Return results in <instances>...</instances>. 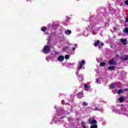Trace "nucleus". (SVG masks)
<instances>
[{
	"instance_id": "7c9ffc66",
	"label": "nucleus",
	"mask_w": 128,
	"mask_h": 128,
	"mask_svg": "<svg viewBox=\"0 0 128 128\" xmlns=\"http://www.w3.org/2000/svg\"><path fill=\"white\" fill-rule=\"evenodd\" d=\"M83 106H88V103L84 102Z\"/></svg>"
},
{
	"instance_id": "2eb2a0df",
	"label": "nucleus",
	"mask_w": 128,
	"mask_h": 128,
	"mask_svg": "<svg viewBox=\"0 0 128 128\" xmlns=\"http://www.w3.org/2000/svg\"><path fill=\"white\" fill-rule=\"evenodd\" d=\"M70 18L66 16V22L64 23L65 26H68V22H70Z\"/></svg>"
},
{
	"instance_id": "864d4df0",
	"label": "nucleus",
	"mask_w": 128,
	"mask_h": 128,
	"mask_svg": "<svg viewBox=\"0 0 128 128\" xmlns=\"http://www.w3.org/2000/svg\"><path fill=\"white\" fill-rule=\"evenodd\" d=\"M76 92H78V90H76Z\"/></svg>"
},
{
	"instance_id": "5fc2aeb1",
	"label": "nucleus",
	"mask_w": 128,
	"mask_h": 128,
	"mask_svg": "<svg viewBox=\"0 0 128 128\" xmlns=\"http://www.w3.org/2000/svg\"><path fill=\"white\" fill-rule=\"evenodd\" d=\"M112 10H114V8H112Z\"/></svg>"
},
{
	"instance_id": "0eeeda50",
	"label": "nucleus",
	"mask_w": 128,
	"mask_h": 128,
	"mask_svg": "<svg viewBox=\"0 0 128 128\" xmlns=\"http://www.w3.org/2000/svg\"><path fill=\"white\" fill-rule=\"evenodd\" d=\"M50 52V46L48 45H46L44 46L42 49V52L46 54H48Z\"/></svg>"
},
{
	"instance_id": "4be33fe9",
	"label": "nucleus",
	"mask_w": 128,
	"mask_h": 128,
	"mask_svg": "<svg viewBox=\"0 0 128 128\" xmlns=\"http://www.w3.org/2000/svg\"><path fill=\"white\" fill-rule=\"evenodd\" d=\"M100 40H98L97 42H95L94 44V46H100Z\"/></svg>"
},
{
	"instance_id": "7ed1b4c3",
	"label": "nucleus",
	"mask_w": 128,
	"mask_h": 128,
	"mask_svg": "<svg viewBox=\"0 0 128 128\" xmlns=\"http://www.w3.org/2000/svg\"><path fill=\"white\" fill-rule=\"evenodd\" d=\"M110 108L112 110V112L115 114H124L128 116V110L126 108L123 104H117V106L114 107V106H110Z\"/></svg>"
},
{
	"instance_id": "6e6552de",
	"label": "nucleus",
	"mask_w": 128,
	"mask_h": 128,
	"mask_svg": "<svg viewBox=\"0 0 128 128\" xmlns=\"http://www.w3.org/2000/svg\"><path fill=\"white\" fill-rule=\"evenodd\" d=\"M58 22H54L52 25L51 24L50 32L52 30H58Z\"/></svg>"
},
{
	"instance_id": "39448f33",
	"label": "nucleus",
	"mask_w": 128,
	"mask_h": 128,
	"mask_svg": "<svg viewBox=\"0 0 128 128\" xmlns=\"http://www.w3.org/2000/svg\"><path fill=\"white\" fill-rule=\"evenodd\" d=\"M86 112H90L94 110V112H104V109L102 108H100V104H96L95 103H92L91 104L90 107H87L86 108Z\"/></svg>"
},
{
	"instance_id": "2f4dec72",
	"label": "nucleus",
	"mask_w": 128,
	"mask_h": 128,
	"mask_svg": "<svg viewBox=\"0 0 128 128\" xmlns=\"http://www.w3.org/2000/svg\"><path fill=\"white\" fill-rule=\"evenodd\" d=\"M52 36H56V32H54V33H51Z\"/></svg>"
},
{
	"instance_id": "9d476101",
	"label": "nucleus",
	"mask_w": 128,
	"mask_h": 128,
	"mask_svg": "<svg viewBox=\"0 0 128 128\" xmlns=\"http://www.w3.org/2000/svg\"><path fill=\"white\" fill-rule=\"evenodd\" d=\"M88 124H92V126L93 124H96L98 122H96V120H94V118H90L88 119Z\"/></svg>"
},
{
	"instance_id": "f3484780",
	"label": "nucleus",
	"mask_w": 128,
	"mask_h": 128,
	"mask_svg": "<svg viewBox=\"0 0 128 128\" xmlns=\"http://www.w3.org/2000/svg\"><path fill=\"white\" fill-rule=\"evenodd\" d=\"M64 34H66V36H70V34H72V30H65Z\"/></svg>"
},
{
	"instance_id": "a211bd4d",
	"label": "nucleus",
	"mask_w": 128,
	"mask_h": 128,
	"mask_svg": "<svg viewBox=\"0 0 128 128\" xmlns=\"http://www.w3.org/2000/svg\"><path fill=\"white\" fill-rule=\"evenodd\" d=\"M77 98H84V92H82L78 93Z\"/></svg>"
},
{
	"instance_id": "f8f14e48",
	"label": "nucleus",
	"mask_w": 128,
	"mask_h": 128,
	"mask_svg": "<svg viewBox=\"0 0 128 128\" xmlns=\"http://www.w3.org/2000/svg\"><path fill=\"white\" fill-rule=\"evenodd\" d=\"M64 56H60L58 58V62H64Z\"/></svg>"
},
{
	"instance_id": "412c9836",
	"label": "nucleus",
	"mask_w": 128,
	"mask_h": 128,
	"mask_svg": "<svg viewBox=\"0 0 128 128\" xmlns=\"http://www.w3.org/2000/svg\"><path fill=\"white\" fill-rule=\"evenodd\" d=\"M80 128H86V122H84V121H82L81 122Z\"/></svg>"
},
{
	"instance_id": "f704fd0d",
	"label": "nucleus",
	"mask_w": 128,
	"mask_h": 128,
	"mask_svg": "<svg viewBox=\"0 0 128 128\" xmlns=\"http://www.w3.org/2000/svg\"><path fill=\"white\" fill-rule=\"evenodd\" d=\"M114 88V84H112L110 86V88Z\"/></svg>"
},
{
	"instance_id": "b1692460",
	"label": "nucleus",
	"mask_w": 128,
	"mask_h": 128,
	"mask_svg": "<svg viewBox=\"0 0 128 128\" xmlns=\"http://www.w3.org/2000/svg\"><path fill=\"white\" fill-rule=\"evenodd\" d=\"M74 47L72 48V52H74V50H76V48H78V44H74Z\"/></svg>"
},
{
	"instance_id": "a19ab883",
	"label": "nucleus",
	"mask_w": 128,
	"mask_h": 128,
	"mask_svg": "<svg viewBox=\"0 0 128 128\" xmlns=\"http://www.w3.org/2000/svg\"><path fill=\"white\" fill-rule=\"evenodd\" d=\"M125 4H126L127 6H128V0H126V1L125 2Z\"/></svg>"
},
{
	"instance_id": "4468645a",
	"label": "nucleus",
	"mask_w": 128,
	"mask_h": 128,
	"mask_svg": "<svg viewBox=\"0 0 128 128\" xmlns=\"http://www.w3.org/2000/svg\"><path fill=\"white\" fill-rule=\"evenodd\" d=\"M127 90H128L127 89H125V90L120 89L118 90V94H124V92H126Z\"/></svg>"
},
{
	"instance_id": "aec40b11",
	"label": "nucleus",
	"mask_w": 128,
	"mask_h": 128,
	"mask_svg": "<svg viewBox=\"0 0 128 128\" xmlns=\"http://www.w3.org/2000/svg\"><path fill=\"white\" fill-rule=\"evenodd\" d=\"M120 42L124 46H126V39H124L122 38L120 39Z\"/></svg>"
},
{
	"instance_id": "423d86ee",
	"label": "nucleus",
	"mask_w": 128,
	"mask_h": 128,
	"mask_svg": "<svg viewBox=\"0 0 128 128\" xmlns=\"http://www.w3.org/2000/svg\"><path fill=\"white\" fill-rule=\"evenodd\" d=\"M86 64V61L84 60H82V61H80L78 62V66L76 70V76H78L80 74V70H84V66Z\"/></svg>"
},
{
	"instance_id": "f257e3e1",
	"label": "nucleus",
	"mask_w": 128,
	"mask_h": 128,
	"mask_svg": "<svg viewBox=\"0 0 128 128\" xmlns=\"http://www.w3.org/2000/svg\"><path fill=\"white\" fill-rule=\"evenodd\" d=\"M104 14L101 13L100 14L98 18L94 16H90V24L88 26L86 30L84 31L82 33V36H88V34H92L93 36H94L100 30V28L95 27L94 28V26L96 24H98L100 22H104V18H106V22H104L105 24H108L110 22V18L108 17V13L106 10H104Z\"/></svg>"
},
{
	"instance_id": "9b49d317",
	"label": "nucleus",
	"mask_w": 128,
	"mask_h": 128,
	"mask_svg": "<svg viewBox=\"0 0 128 128\" xmlns=\"http://www.w3.org/2000/svg\"><path fill=\"white\" fill-rule=\"evenodd\" d=\"M108 64L110 66H116L117 63L114 60V59H112L109 61Z\"/></svg>"
},
{
	"instance_id": "393cba45",
	"label": "nucleus",
	"mask_w": 128,
	"mask_h": 128,
	"mask_svg": "<svg viewBox=\"0 0 128 128\" xmlns=\"http://www.w3.org/2000/svg\"><path fill=\"white\" fill-rule=\"evenodd\" d=\"M114 68H116L114 66H109L107 68L109 70H114Z\"/></svg>"
},
{
	"instance_id": "603ef678",
	"label": "nucleus",
	"mask_w": 128,
	"mask_h": 128,
	"mask_svg": "<svg viewBox=\"0 0 128 128\" xmlns=\"http://www.w3.org/2000/svg\"><path fill=\"white\" fill-rule=\"evenodd\" d=\"M77 0V2H78V1L80 0Z\"/></svg>"
},
{
	"instance_id": "49530a36",
	"label": "nucleus",
	"mask_w": 128,
	"mask_h": 128,
	"mask_svg": "<svg viewBox=\"0 0 128 128\" xmlns=\"http://www.w3.org/2000/svg\"><path fill=\"white\" fill-rule=\"evenodd\" d=\"M80 29H78V32H80Z\"/></svg>"
},
{
	"instance_id": "09e8293b",
	"label": "nucleus",
	"mask_w": 128,
	"mask_h": 128,
	"mask_svg": "<svg viewBox=\"0 0 128 128\" xmlns=\"http://www.w3.org/2000/svg\"><path fill=\"white\" fill-rule=\"evenodd\" d=\"M48 44H50V41L48 42Z\"/></svg>"
},
{
	"instance_id": "c85d7f7f",
	"label": "nucleus",
	"mask_w": 128,
	"mask_h": 128,
	"mask_svg": "<svg viewBox=\"0 0 128 128\" xmlns=\"http://www.w3.org/2000/svg\"><path fill=\"white\" fill-rule=\"evenodd\" d=\"M96 84H102V82H100V80L99 78H96Z\"/></svg>"
},
{
	"instance_id": "ddd939ff",
	"label": "nucleus",
	"mask_w": 128,
	"mask_h": 128,
	"mask_svg": "<svg viewBox=\"0 0 128 128\" xmlns=\"http://www.w3.org/2000/svg\"><path fill=\"white\" fill-rule=\"evenodd\" d=\"M84 87L85 88V90H86V92H90V90H91L90 86H88V84H84Z\"/></svg>"
},
{
	"instance_id": "6ab92c4d",
	"label": "nucleus",
	"mask_w": 128,
	"mask_h": 128,
	"mask_svg": "<svg viewBox=\"0 0 128 128\" xmlns=\"http://www.w3.org/2000/svg\"><path fill=\"white\" fill-rule=\"evenodd\" d=\"M77 77L80 82H82V80H84V75L80 74L78 76H77Z\"/></svg>"
},
{
	"instance_id": "5701e85b",
	"label": "nucleus",
	"mask_w": 128,
	"mask_h": 128,
	"mask_svg": "<svg viewBox=\"0 0 128 128\" xmlns=\"http://www.w3.org/2000/svg\"><path fill=\"white\" fill-rule=\"evenodd\" d=\"M118 102H124V97L119 98H118Z\"/></svg>"
},
{
	"instance_id": "4c0bfd02",
	"label": "nucleus",
	"mask_w": 128,
	"mask_h": 128,
	"mask_svg": "<svg viewBox=\"0 0 128 128\" xmlns=\"http://www.w3.org/2000/svg\"><path fill=\"white\" fill-rule=\"evenodd\" d=\"M50 60V57L48 56H46V60H48H48Z\"/></svg>"
},
{
	"instance_id": "1a4fd4ad",
	"label": "nucleus",
	"mask_w": 128,
	"mask_h": 128,
	"mask_svg": "<svg viewBox=\"0 0 128 128\" xmlns=\"http://www.w3.org/2000/svg\"><path fill=\"white\" fill-rule=\"evenodd\" d=\"M50 28H52V24H49L48 25V28H46L44 26L42 27L41 30L42 32H46V30L47 32H50Z\"/></svg>"
},
{
	"instance_id": "3c124183",
	"label": "nucleus",
	"mask_w": 128,
	"mask_h": 128,
	"mask_svg": "<svg viewBox=\"0 0 128 128\" xmlns=\"http://www.w3.org/2000/svg\"><path fill=\"white\" fill-rule=\"evenodd\" d=\"M54 108H56V106H54Z\"/></svg>"
},
{
	"instance_id": "dca6fc26",
	"label": "nucleus",
	"mask_w": 128,
	"mask_h": 128,
	"mask_svg": "<svg viewBox=\"0 0 128 128\" xmlns=\"http://www.w3.org/2000/svg\"><path fill=\"white\" fill-rule=\"evenodd\" d=\"M74 66V64H72V63H67L66 65V68H72Z\"/></svg>"
},
{
	"instance_id": "a878e982",
	"label": "nucleus",
	"mask_w": 128,
	"mask_h": 128,
	"mask_svg": "<svg viewBox=\"0 0 128 128\" xmlns=\"http://www.w3.org/2000/svg\"><path fill=\"white\" fill-rule=\"evenodd\" d=\"M124 32H125V34H128V28L126 27L124 28V30H123Z\"/></svg>"
},
{
	"instance_id": "e433bc0d",
	"label": "nucleus",
	"mask_w": 128,
	"mask_h": 128,
	"mask_svg": "<svg viewBox=\"0 0 128 128\" xmlns=\"http://www.w3.org/2000/svg\"><path fill=\"white\" fill-rule=\"evenodd\" d=\"M125 22H128V16H126L125 20Z\"/></svg>"
},
{
	"instance_id": "ea45409f",
	"label": "nucleus",
	"mask_w": 128,
	"mask_h": 128,
	"mask_svg": "<svg viewBox=\"0 0 128 128\" xmlns=\"http://www.w3.org/2000/svg\"><path fill=\"white\" fill-rule=\"evenodd\" d=\"M55 54H56V56H58V52L56 51L55 52Z\"/></svg>"
},
{
	"instance_id": "f03ea898",
	"label": "nucleus",
	"mask_w": 128,
	"mask_h": 128,
	"mask_svg": "<svg viewBox=\"0 0 128 128\" xmlns=\"http://www.w3.org/2000/svg\"><path fill=\"white\" fill-rule=\"evenodd\" d=\"M70 114V112L64 111L62 107L59 106L56 110V113L54 118L52 120L51 124H60L62 119L66 118V116Z\"/></svg>"
},
{
	"instance_id": "bb28decb",
	"label": "nucleus",
	"mask_w": 128,
	"mask_h": 128,
	"mask_svg": "<svg viewBox=\"0 0 128 128\" xmlns=\"http://www.w3.org/2000/svg\"><path fill=\"white\" fill-rule=\"evenodd\" d=\"M68 48L69 47L68 46H66L63 48H62L63 52H66L68 50Z\"/></svg>"
},
{
	"instance_id": "473e14b6",
	"label": "nucleus",
	"mask_w": 128,
	"mask_h": 128,
	"mask_svg": "<svg viewBox=\"0 0 128 128\" xmlns=\"http://www.w3.org/2000/svg\"><path fill=\"white\" fill-rule=\"evenodd\" d=\"M65 58H66V60H68V58H70V56L66 54L65 56Z\"/></svg>"
},
{
	"instance_id": "37998d69",
	"label": "nucleus",
	"mask_w": 128,
	"mask_h": 128,
	"mask_svg": "<svg viewBox=\"0 0 128 128\" xmlns=\"http://www.w3.org/2000/svg\"><path fill=\"white\" fill-rule=\"evenodd\" d=\"M68 102H70L71 104H72V100H68Z\"/></svg>"
},
{
	"instance_id": "de8ad7c7",
	"label": "nucleus",
	"mask_w": 128,
	"mask_h": 128,
	"mask_svg": "<svg viewBox=\"0 0 128 128\" xmlns=\"http://www.w3.org/2000/svg\"><path fill=\"white\" fill-rule=\"evenodd\" d=\"M74 96V94H71V96Z\"/></svg>"
},
{
	"instance_id": "58836bf2",
	"label": "nucleus",
	"mask_w": 128,
	"mask_h": 128,
	"mask_svg": "<svg viewBox=\"0 0 128 128\" xmlns=\"http://www.w3.org/2000/svg\"><path fill=\"white\" fill-rule=\"evenodd\" d=\"M100 46H104V43H103V42H100Z\"/></svg>"
},
{
	"instance_id": "a18cd8bd",
	"label": "nucleus",
	"mask_w": 128,
	"mask_h": 128,
	"mask_svg": "<svg viewBox=\"0 0 128 128\" xmlns=\"http://www.w3.org/2000/svg\"><path fill=\"white\" fill-rule=\"evenodd\" d=\"M45 34H49L48 32H46Z\"/></svg>"
},
{
	"instance_id": "72a5a7b5",
	"label": "nucleus",
	"mask_w": 128,
	"mask_h": 128,
	"mask_svg": "<svg viewBox=\"0 0 128 128\" xmlns=\"http://www.w3.org/2000/svg\"><path fill=\"white\" fill-rule=\"evenodd\" d=\"M61 36H62V40H66V36H64V35L62 34V35H61Z\"/></svg>"
},
{
	"instance_id": "c03bdc74",
	"label": "nucleus",
	"mask_w": 128,
	"mask_h": 128,
	"mask_svg": "<svg viewBox=\"0 0 128 128\" xmlns=\"http://www.w3.org/2000/svg\"><path fill=\"white\" fill-rule=\"evenodd\" d=\"M62 104H64V100H62Z\"/></svg>"
},
{
	"instance_id": "8fccbe9b",
	"label": "nucleus",
	"mask_w": 128,
	"mask_h": 128,
	"mask_svg": "<svg viewBox=\"0 0 128 128\" xmlns=\"http://www.w3.org/2000/svg\"><path fill=\"white\" fill-rule=\"evenodd\" d=\"M109 10H112V9H110V8H109Z\"/></svg>"
},
{
	"instance_id": "79ce46f5",
	"label": "nucleus",
	"mask_w": 128,
	"mask_h": 128,
	"mask_svg": "<svg viewBox=\"0 0 128 128\" xmlns=\"http://www.w3.org/2000/svg\"><path fill=\"white\" fill-rule=\"evenodd\" d=\"M68 105H70V103H68V102L65 103V106H68Z\"/></svg>"
},
{
	"instance_id": "20e7f679",
	"label": "nucleus",
	"mask_w": 128,
	"mask_h": 128,
	"mask_svg": "<svg viewBox=\"0 0 128 128\" xmlns=\"http://www.w3.org/2000/svg\"><path fill=\"white\" fill-rule=\"evenodd\" d=\"M69 123H66L64 125L66 128H76L80 126V118H76V120L74 118H68Z\"/></svg>"
},
{
	"instance_id": "c756f323",
	"label": "nucleus",
	"mask_w": 128,
	"mask_h": 128,
	"mask_svg": "<svg viewBox=\"0 0 128 128\" xmlns=\"http://www.w3.org/2000/svg\"><path fill=\"white\" fill-rule=\"evenodd\" d=\"M106 66V62H102L100 63V66Z\"/></svg>"
},
{
	"instance_id": "c9c22d12",
	"label": "nucleus",
	"mask_w": 128,
	"mask_h": 128,
	"mask_svg": "<svg viewBox=\"0 0 128 128\" xmlns=\"http://www.w3.org/2000/svg\"><path fill=\"white\" fill-rule=\"evenodd\" d=\"M106 122L105 121H102V126H106Z\"/></svg>"
},
{
	"instance_id": "cd10ccee",
	"label": "nucleus",
	"mask_w": 128,
	"mask_h": 128,
	"mask_svg": "<svg viewBox=\"0 0 128 128\" xmlns=\"http://www.w3.org/2000/svg\"><path fill=\"white\" fill-rule=\"evenodd\" d=\"M90 128H98V125L96 124L92 125Z\"/></svg>"
}]
</instances>
